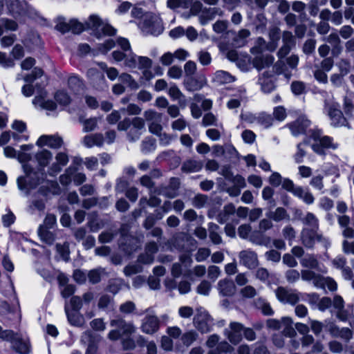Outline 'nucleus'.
I'll use <instances>...</instances> for the list:
<instances>
[{"label": "nucleus", "mask_w": 354, "mask_h": 354, "mask_svg": "<svg viewBox=\"0 0 354 354\" xmlns=\"http://www.w3.org/2000/svg\"><path fill=\"white\" fill-rule=\"evenodd\" d=\"M110 326L113 328L108 333V338L116 341L124 337L131 336L136 331L135 325L122 317H117L110 321Z\"/></svg>", "instance_id": "f257e3e1"}, {"label": "nucleus", "mask_w": 354, "mask_h": 354, "mask_svg": "<svg viewBox=\"0 0 354 354\" xmlns=\"http://www.w3.org/2000/svg\"><path fill=\"white\" fill-rule=\"evenodd\" d=\"M23 169L25 176L17 178V185L21 190L35 188L43 180L44 174L34 171L28 164H24Z\"/></svg>", "instance_id": "f03ea898"}, {"label": "nucleus", "mask_w": 354, "mask_h": 354, "mask_svg": "<svg viewBox=\"0 0 354 354\" xmlns=\"http://www.w3.org/2000/svg\"><path fill=\"white\" fill-rule=\"evenodd\" d=\"M142 30L146 34L159 35L163 31L161 19L153 15H147L142 22Z\"/></svg>", "instance_id": "7ed1b4c3"}, {"label": "nucleus", "mask_w": 354, "mask_h": 354, "mask_svg": "<svg viewBox=\"0 0 354 354\" xmlns=\"http://www.w3.org/2000/svg\"><path fill=\"white\" fill-rule=\"evenodd\" d=\"M55 29L62 33L72 31L75 34H79L84 30V25L75 19L68 21L63 17H59L56 19Z\"/></svg>", "instance_id": "20e7f679"}, {"label": "nucleus", "mask_w": 354, "mask_h": 354, "mask_svg": "<svg viewBox=\"0 0 354 354\" xmlns=\"http://www.w3.org/2000/svg\"><path fill=\"white\" fill-rule=\"evenodd\" d=\"M274 292L277 299L283 304L295 305L300 299L299 293L296 290L279 286Z\"/></svg>", "instance_id": "39448f33"}, {"label": "nucleus", "mask_w": 354, "mask_h": 354, "mask_svg": "<svg viewBox=\"0 0 354 354\" xmlns=\"http://www.w3.org/2000/svg\"><path fill=\"white\" fill-rule=\"evenodd\" d=\"M243 331V324L237 322H232L225 328L224 335L232 344H237L242 339Z\"/></svg>", "instance_id": "423d86ee"}, {"label": "nucleus", "mask_w": 354, "mask_h": 354, "mask_svg": "<svg viewBox=\"0 0 354 354\" xmlns=\"http://www.w3.org/2000/svg\"><path fill=\"white\" fill-rule=\"evenodd\" d=\"M194 325L201 333H207L211 330L212 319L207 312L198 310L194 318Z\"/></svg>", "instance_id": "0eeeda50"}, {"label": "nucleus", "mask_w": 354, "mask_h": 354, "mask_svg": "<svg viewBox=\"0 0 354 354\" xmlns=\"http://www.w3.org/2000/svg\"><path fill=\"white\" fill-rule=\"evenodd\" d=\"M207 84L206 76L203 73L186 77L184 80L185 88L192 92L202 89Z\"/></svg>", "instance_id": "6e6552de"}, {"label": "nucleus", "mask_w": 354, "mask_h": 354, "mask_svg": "<svg viewBox=\"0 0 354 354\" xmlns=\"http://www.w3.org/2000/svg\"><path fill=\"white\" fill-rule=\"evenodd\" d=\"M39 147H48L51 149H59L64 145L63 138L57 134L42 135L36 142Z\"/></svg>", "instance_id": "1a4fd4ad"}, {"label": "nucleus", "mask_w": 354, "mask_h": 354, "mask_svg": "<svg viewBox=\"0 0 354 354\" xmlns=\"http://www.w3.org/2000/svg\"><path fill=\"white\" fill-rule=\"evenodd\" d=\"M100 339V335L93 333L90 330L84 332L81 336V341L84 344H88L86 354H96L97 349V344Z\"/></svg>", "instance_id": "9d476101"}, {"label": "nucleus", "mask_w": 354, "mask_h": 354, "mask_svg": "<svg viewBox=\"0 0 354 354\" xmlns=\"http://www.w3.org/2000/svg\"><path fill=\"white\" fill-rule=\"evenodd\" d=\"M160 327V320L156 315H147L142 320L140 329L146 334L152 335L157 332Z\"/></svg>", "instance_id": "9b49d317"}, {"label": "nucleus", "mask_w": 354, "mask_h": 354, "mask_svg": "<svg viewBox=\"0 0 354 354\" xmlns=\"http://www.w3.org/2000/svg\"><path fill=\"white\" fill-rule=\"evenodd\" d=\"M239 257L240 263L249 269L255 268L259 264L257 254L252 250H242L239 253Z\"/></svg>", "instance_id": "f8f14e48"}, {"label": "nucleus", "mask_w": 354, "mask_h": 354, "mask_svg": "<svg viewBox=\"0 0 354 354\" xmlns=\"http://www.w3.org/2000/svg\"><path fill=\"white\" fill-rule=\"evenodd\" d=\"M8 12L15 17L18 18L27 13L26 4L19 0H5Z\"/></svg>", "instance_id": "ddd939ff"}, {"label": "nucleus", "mask_w": 354, "mask_h": 354, "mask_svg": "<svg viewBox=\"0 0 354 354\" xmlns=\"http://www.w3.org/2000/svg\"><path fill=\"white\" fill-rule=\"evenodd\" d=\"M318 235L317 230L304 228L301 232V242L306 248L312 249L315 247Z\"/></svg>", "instance_id": "4468645a"}, {"label": "nucleus", "mask_w": 354, "mask_h": 354, "mask_svg": "<svg viewBox=\"0 0 354 354\" xmlns=\"http://www.w3.org/2000/svg\"><path fill=\"white\" fill-rule=\"evenodd\" d=\"M180 186V180L178 178H171L167 186L161 185L158 188V194H162L168 198H174L178 195Z\"/></svg>", "instance_id": "2eb2a0df"}, {"label": "nucleus", "mask_w": 354, "mask_h": 354, "mask_svg": "<svg viewBox=\"0 0 354 354\" xmlns=\"http://www.w3.org/2000/svg\"><path fill=\"white\" fill-rule=\"evenodd\" d=\"M310 125V121L305 116H300L295 121L290 123L288 127L294 136L304 133Z\"/></svg>", "instance_id": "dca6fc26"}, {"label": "nucleus", "mask_w": 354, "mask_h": 354, "mask_svg": "<svg viewBox=\"0 0 354 354\" xmlns=\"http://www.w3.org/2000/svg\"><path fill=\"white\" fill-rule=\"evenodd\" d=\"M301 265L307 269H315L320 272L326 273V268H321L319 263L314 254H307L300 260Z\"/></svg>", "instance_id": "f3484780"}, {"label": "nucleus", "mask_w": 354, "mask_h": 354, "mask_svg": "<svg viewBox=\"0 0 354 354\" xmlns=\"http://www.w3.org/2000/svg\"><path fill=\"white\" fill-rule=\"evenodd\" d=\"M328 114L333 126L341 127L348 125L346 118L339 109L330 106L328 110Z\"/></svg>", "instance_id": "a211bd4d"}, {"label": "nucleus", "mask_w": 354, "mask_h": 354, "mask_svg": "<svg viewBox=\"0 0 354 354\" xmlns=\"http://www.w3.org/2000/svg\"><path fill=\"white\" fill-rule=\"evenodd\" d=\"M68 157L66 153L59 152L55 156V162H54L48 169V173L51 176H55L59 173L63 167L67 165Z\"/></svg>", "instance_id": "6ab92c4d"}, {"label": "nucleus", "mask_w": 354, "mask_h": 354, "mask_svg": "<svg viewBox=\"0 0 354 354\" xmlns=\"http://www.w3.org/2000/svg\"><path fill=\"white\" fill-rule=\"evenodd\" d=\"M217 288L223 296H232L236 292V286L232 281L227 279L220 280Z\"/></svg>", "instance_id": "aec40b11"}, {"label": "nucleus", "mask_w": 354, "mask_h": 354, "mask_svg": "<svg viewBox=\"0 0 354 354\" xmlns=\"http://www.w3.org/2000/svg\"><path fill=\"white\" fill-rule=\"evenodd\" d=\"M323 40L331 45V52L333 56H338L342 53V41L337 33H330L328 37H324Z\"/></svg>", "instance_id": "412c9836"}, {"label": "nucleus", "mask_w": 354, "mask_h": 354, "mask_svg": "<svg viewBox=\"0 0 354 354\" xmlns=\"http://www.w3.org/2000/svg\"><path fill=\"white\" fill-rule=\"evenodd\" d=\"M250 241L258 245L269 246L271 243V238L265 234L260 230H256L252 232L249 237Z\"/></svg>", "instance_id": "4be33fe9"}, {"label": "nucleus", "mask_w": 354, "mask_h": 354, "mask_svg": "<svg viewBox=\"0 0 354 354\" xmlns=\"http://www.w3.org/2000/svg\"><path fill=\"white\" fill-rule=\"evenodd\" d=\"M187 240L188 237L185 233H179L174 236L167 243L170 250L175 248L182 250L184 249L185 242Z\"/></svg>", "instance_id": "5701e85b"}, {"label": "nucleus", "mask_w": 354, "mask_h": 354, "mask_svg": "<svg viewBox=\"0 0 354 354\" xmlns=\"http://www.w3.org/2000/svg\"><path fill=\"white\" fill-rule=\"evenodd\" d=\"M12 348L20 354H28L30 353V344L22 338L20 333L12 344Z\"/></svg>", "instance_id": "b1692460"}, {"label": "nucleus", "mask_w": 354, "mask_h": 354, "mask_svg": "<svg viewBox=\"0 0 354 354\" xmlns=\"http://www.w3.org/2000/svg\"><path fill=\"white\" fill-rule=\"evenodd\" d=\"M35 158L39 167H45L52 160L53 153L47 149H42L35 153Z\"/></svg>", "instance_id": "393cba45"}, {"label": "nucleus", "mask_w": 354, "mask_h": 354, "mask_svg": "<svg viewBox=\"0 0 354 354\" xmlns=\"http://www.w3.org/2000/svg\"><path fill=\"white\" fill-rule=\"evenodd\" d=\"M103 23L104 22L98 15H91L86 21V26L88 28L93 30L96 37H101L100 29L103 25Z\"/></svg>", "instance_id": "a878e982"}, {"label": "nucleus", "mask_w": 354, "mask_h": 354, "mask_svg": "<svg viewBox=\"0 0 354 354\" xmlns=\"http://www.w3.org/2000/svg\"><path fill=\"white\" fill-rule=\"evenodd\" d=\"M235 77L225 71H217L213 75L212 81L218 84H225L233 82Z\"/></svg>", "instance_id": "bb28decb"}, {"label": "nucleus", "mask_w": 354, "mask_h": 354, "mask_svg": "<svg viewBox=\"0 0 354 354\" xmlns=\"http://www.w3.org/2000/svg\"><path fill=\"white\" fill-rule=\"evenodd\" d=\"M84 145L88 148L93 146L100 147L104 143V136L102 133H94L86 136L83 140Z\"/></svg>", "instance_id": "cd10ccee"}, {"label": "nucleus", "mask_w": 354, "mask_h": 354, "mask_svg": "<svg viewBox=\"0 0 354 354\" xmlns=\"http://www.w3.org/2000/svg\"><path fill=\"white\" fill-rule=\"evenodd\" d=\"M39 192L46 196L50 194L59 195L61 193V188L57 182L48 181L39 188Z\"/></svg>", "instance_id": "c85d7f7f"}, {"label": "nucleus", "mask_w": 354, "mask_h": 354, "mask_svg": "<svg viewBox=\"0 0 354 354\" xmlns=\"http://www.w3.org/2000/svg\"><path fill=\"white\" fill-rule=\"evenodd\" d=\"M203 167V163L194 159L185 160L181 167V171L185 173H192L199 171Z\"/></svg>", "instance_id": "c756f323"}, {"label": "nucleus", "mask_w": 354, "mask_h": 354, "mask_svg": "<svg viewBox=\"0 0 354 354\" xmlns=\"http://www.w3.org/2000/svg\"><path fill=\"white\" fill-rule=\"evenodd\" d=\"M274 62V57L272 55H258L253 59V65L258 70L270 66Z\"/></svg>", "instance_id": "7c9ffc66"}, {"label": "nucleus", "mask_w": 354, "mask_h": 354, "mask_svg": "<svg viewBox=\"0 0 354 354\" xmlns=\"http://www.w3.org/2000/svg\"><path fill=\"white\" fill-rule=\"evenodd\" d=\"M293 195L303 200L308 205L313 204L315 201L313 195L310 192L304 189L301 187H297Z\"/></svg>", "instance_id": "2f4dec72"}, {"label": "nucleus", "mask_w": 354, "mask_h": 354, "mask_svg": "<svg viewBox=\"0 0 354 354\" xmlns=\"http://www.w3.org/2000/svg\"><path fill=\"white\" fill-rule=\"evenodd\" d=\"M65 311L68 322L73 326L81 327L84 324V319L82 315L77 312L70 313L67 307L65 306Z\"/></svg>", "instance_id": "473e14b6"}, {"label": "nucleus", "mask_w": 354, "mask_h": 354, "mask_svg": "<svg viewBox=\"0 0 354 354\" xmlns=\"http://www.w3.org/2000/svg\"><path fill=\"white\" fill-rule=\"evenodd\" d=\"M153 62L152 60L145 56H139L138 57V64L137 66L139 69H144V75H151V73L149 71V69L151 68Z\"/></svg>", "instance_id": "72a5a7b5"}, {"label": "nucleus", "mask_w": 354, "mask_h": 354, "mask_svg": "<svg viewBox=\"0 0 354 354\" xmlns=\"http://www.w3.org/2000/svg\"><path fill=\"white\" fill-rule=\"evenodd\" d=\"M38 234L41 240L48 245L53 244L55 241V236L53 232H50L42 225H40L39 227Z\"/></svg>", "instance_id": "f704fd0d"}, {"label": "nucleus", "mask_w": 354, "mask_h": 354, "mask_svg": "<svg viewBox=\"0 0 354 354\" xmlns=\"http://www.w3.org/2000/svg\"><path fill=\"white\" fill-rule=\"evenodd\" d=\"M208 230L209 232V238L212 243L216 245L221 243L222 238L218 233V230H219L218 225L211 223L209 225Z\"/></svg>", "instance_id": "c9c22d12"}, {"label": "nucleus", "mask_w": 354, "mask_h": 354, "mask_svg": "<svg viewBox=\"0 0 354 354\" xmlns=\"http://www.w3.org/2000/svg\"><path fill=\"white\" fill-rule=\"evenodd\" d=\"M304 225L311 227V229H319V221L317 218L311 212H308L306 215L301 219Z\"/></svg>", "instance_id": "e433bc0d"}, {"label": "nucleus", "mask_w": 354, "mask_h": 354, "mask_svg": "<svg viewBox=\"0 0 354 354\" xmlns=\"http://www.w3.org/2000/svg\"><path fill=\"white\" fill-rule=\"evenodd\" d=\"M254 304L256 307L261 310L265 315H272L274 313L270 305L264 299L259 298L254 301Z\"/></svg>", "instance_id": "4c0bfd02"}, {"label": "nucleus", "mask_w": 354, "mask_h": 354, "mask_svg": "<svg viewBox=\"0 0 354 354\" xmlns=\"http://www.w3.org/2000/svg\"><path fill=\"white\" fill-rule=\"evenodd\" d=\"M198 338V333L193 330H189L181 335V341L187 347L192 344Z\"/></svg>", "instance_id": "58836bf2"}, {"label": "nucleus", "mask_w": 354, "mask_h": 354, "mask_svg": "<svg viewBox=\"0 0 354 354\" xmlns=\"http://www.w3.org/2000/svg\"><path fill=\"white\" fill-rule=\"evenodd\" d=\"M137 310L136 304L132 301H127L119 306V311L123 315L135 313Z\"/></svg>", "instance_id": "ea45409f"}, {"label": "nucleus", "mask_w": 354, "mask_h": 354, "mask_svg": "<svg viewBox=\"0 0 354 354\" xmlns=\"http://www.w3.org/2000/svg\"><path fill=\"white\" fill-rule=\"evenodd\" d=\"M343 110L346 116L354 120V104L352 100L347 96L344 97Z\"/></svg>", "instance_id": "a19ab883"}, {"label": "nucleus", "mask_w": 354, "mask_h": 354, "mask_svg": "<svg viewBox=\"0 0 354 354\" xmlns=\"http://www.w3.org/2000/svg\"><path fill=\"white\" fill-rule=\"evenodd\" d=\"M270 218L276 222L289 218L287 211L283 207H277L273 212L270 214Z\"/></svg>", "instance_id": "79ce46f5"}, {"label": "nucleus", "mask_w": 354, "mask_h": 354, "mask_svg": "<svg viewBox=\"0 0 354 354\" xmlns=\"http://www.w3.org/2000/svg\"><path fill=\"white\" fill-rule=\"evenodd\" d=\"M120 80L127 84L131 89H137L139 87L138 82L128 73H122L119 76Z\"/></svg>", "instance_id": "37998d69"}, {"label": "nucleus", "mask_w": 354, "mask_h": 354, "mask_svg": "<svg viewBox=\"0 0 354 354\" xmlns=\"http://www.w3.org/2000/svg\"><path fill=\"white\" fill-rule=\"evenodd\" d=\"M32 145H24L21 147L22 151L17 152V157L19 162H25L30 160L31 156L29 153H25V151H30L32 149Z\"/></svg>", "instance_id": "c03bdc74"}, {"label": "nucleus", "mask_w": 354, "mask_h": 354, "mask_svg": "<svg viewBox=\"0 0 354 354\" xmlns=\"http://www.w3.org/2000/svg\"><path fill=\"white\" fill-rule=\"evenodd\" d=\"M104 273V270L102 268L93 269L89 271L87 274L88 280L92 283H97L100 281L101 277Z\"/></svg>", "instance_id": "a18cd8bd"}, {"label": "nucleus", "mask_w": 354, "mask_h": 354, "mask_svg": "<svg viewBox=\"0 0 354 354\" xmlns=\"http://www.w3.org/2000/svg\"><path fill=\"white\" fill-rule=\"evenodd\" d=\"M143 115L146 121L149 122L162 120L161 113H159L152 109H148L145 111L143 113Z\"/></svg>", "instance_id": "49530a36"}, {"label": "nucleus", "mask_w": 354, "mask_h": 354, "mask_svg": "<svg viewBox=\"0 0 354 354\" xmlns=\"http://www.w3.org/2000/svg\"><path fill=\"white\" fill-rule=\"evenodd\" d=\"M19 335V333H15L12 330H2L0 333V339L12 344Z\"/></svg>", "instance_id": "de8ad7c7"}, {"label": "nucleus", "mask_w": 354, "mask_h": 354, "mask_svg": "<svg viewBox=\"0 0 354 354\" xmlns=\"http://www.w3.org/2000/svg\"><path fill=\"white\" fill-rule=\"evenodd\" d=\"M285 277L289 283H294L299 281L301 272L295 269H290L286 272Z\"/></svg>", "instance_id": "09e8293b"}, {"label": "nucleus", "mask_w": 354, "mask_h": 354, "mask_svg": "<svg viewBox=\"0 0 354 354\" xmlns=\"http://www.w3.org/2000/svg\"><path fill=\"white\" fill-rule=\"evenodd\" d=\"M69 87L75 93H79L82 89V83L77 77H70L68 80Z\"/></svg>", "instance_id": "8fccbe9b"}, {"label": "nucleus", "mask_w": 354, "mask_h": 354, "mask_svg": "<svg viewBox=\"0 0 354 354\" xmlns=\"http://www.w3.org/2000/svg\"><path fill=\"white\" fill-rule=\"evenodd\" d=\"M56 101L62 105H68L71 102V97L63 91H57L55 95Z\"/></svg>", "instance_id": "3c124183"}, {"label": "nucleus", "mask_w": 354, "mask_h": 354, "mask_svg": "<svg viewBox=\"0 0 354 354\" xmlns=\"http://www.w3.org/2000/svg\"><path fill=\"white\" fill-rule=\"evenodd\" d=\"M257 121L264 127L268 128L272 124L273 118L270 115L266 114L265 113H261L258 116Z\"/></svg>", "instance_id": "603ef678"}, {"label": "nucleus", "mask_w": 354, "mask_h": 354, "mask_svg": "<svg viewBox=\"0 0 354 354\" xmlns=\"http://www.w3.org/2000/svg\"><path fill=\"white\" fill-rule=\"evenodd\" d=\"M57 251L65 261L69 259V245L68 243H64L63 245L57 244L56 245Z\"/></svg>", "instance_id": "864d4df0"}, {"label": "nucleus", "mask_w": 354, "mask_h": 354, "mask_svg": "<svg viewBox=\"0 0 354 354\" xmlns=\"http://www.w3.org/2000/svg\"><path fill=\"white\" fill-rule=\"evenodd\" d=\"M113 302V298L108 295H102L98 301L97 306L100 309L108 308Z\"/></svg>", "instance_id": "5fc2aeb1"}, {"label": "nucleus", "mask_w": 354, "mask_h": 354, "mask_svg": "<svg viewBox=\"0 0 354 354\" xmlns=\"http://www.w3.org/2000/svg\"><path fill=\"white\" fill-rule=\"evenodd\" d=\"M84 131L88 132L95 130L97 126V119L91 118L86 119L83 122Z\"/></svg>", "instance_id": "6e6d98bb"}, {"label": "nucleus", "mask_w": 354, "mask_h": 354, "mask_svg": "<svg viewBox=\"0 0 354 354\" xmlns=\"http://www.w3.org/2000/svg\"><path fill=\"white\" fill-rule=\"evenodd\" d=\"M167 4L171 9L179 7L187 8L189 5V0H167Z\"/></svg>", "instance_id": "4d7b16f0"}, {"label": "nucleus", "mask_w": 354, "mask_h": 354, "mask_svg": "<svg viewBox=\"0 0 354 354\" xmlns=\"http://www.w3.org/2000/svg\"><path fill=\"white\" fill-rule=\"evenodd\" d=\"M90 326L96 331H104L106 329V324L102 318L93 319L90 322Z\"/></svg>", "instance_id": "13d9d810"}, {"label": "nucleus", "mask_w": 354, "mask_h": 354, "mask_svg": "<svg viewBox=\"0 0 354 354\" xmlns=\"http://www.w3.org/2000/svg\"><path fill=\"white\" fill-rule=\"evenodd\" d=\"M211 254L209 249L206 248H201L198 250L195 259L196 261L201 262L205 261Z\"/></svg>", "instance_id": "bf43d9fd"}, {"label": "nucleus", "mask_w": 354, "mask_h": 354, "mask_svg": "<svg viewBox=\"0 0 354 354\" xmlns=\"http://www.w3.org/2000/svg\"><path fill=\"white\" fill-rule=\"evenodd\" d=\"M316 40L314 39H307L303 46V52L306 55H310L312 54L315 49L316 46Z\"/></svg>", "instance_id": "052dcab7"}, {"label": "nucleus", "mask_w": 354, "mask_h": 354, "mask_svg": "<svg viewBox=\"0 0 354 354\" xmlns=\"http://www.w3.org/2000/svg\"><path fill=\"white\" fill-rule=\"evenodd\" d=\"M242 297L245 298H253L257 294V290L252 286H246L240 290Z\"/></svg>", "instance_id": "680f3d73"}, {"label": "nucleus", "mask_w": 354, "mask_h": 354, "mask_svg": "<svg viewBox=\"0 0 354 354\" xmlns=\"http://www.w3.org/2000/svg\"><path fill=\"white\" fill-rule=\"evenodd\" d=\"M197 69L196 64L193 61H188L184 65V71L187 77L193 76Z\"/></svg>", "instance_id": "e2e57ef3"}, {"label": "nucleus", "mask_w": 354, "mask_h": 354, "mask_svg": "<svg viewBox=\"0 0 354 354\" xmlns=\"http://www.w3.org/2000/svg\"><path fill=\"white\" fill-rule=\"evenodd\" d=\"M121 344L125 351L133 350L136 348V342L131 336L122 337Z\"/></svg>", "instance_id": "0e129e2a"}, {"label": "nucleus", "mask_w": 354, "mask_h": 354, "mask_svg": "<svg viewBox=\"0 0 354 354\" xmlns=\"http://www.w3.org/2000/svg\"><path fill=\"white\" fill-rule=\"evenodd\" d=\"M183 71L178 66L170 67L167 71V75L173 79H180L182 77Z\"/></svg>", "instance_id": "69168bd1"}, {"label": "nucleus", "mask_w": 354, "mask_h": 354, "mask_svg": "<svg viewBox=\"0 0 354 354\" xmlns=\"http://www.w3.org/2000/svg\"><path fill=\"white\" fill-rule=\"evenodd\" d=\"M132 128L141 131L145 129V119L140 117H135L131 119Z\"/></svg>", "instance_id": "338daca9"}, {"label": "nucleus", "mask_w": 354, "mask_h": 354, "mask_svg": "<svg viewBox=\"0 0 354 354\" xmlns=\"http://www.w3.org/2000/svg\"><path fill=\"white\" fill-rule=\"evenodd\" d=\"M44 72L40 68H35L31 73V75H26L24 77V80L26 82H32L37 78L40 77L43 75Z\"/></svg>", "instance_id": "774afa93"}]
</instances>
